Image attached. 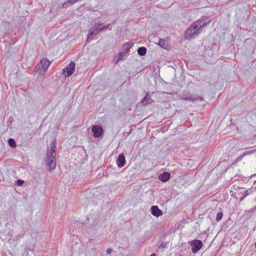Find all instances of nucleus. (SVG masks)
I'll use <instances>...</instances> for the list:
<instances>
[{"mask_svg": "<svg viewBox=\"0 0 256 256\" xmlns=\"http://www.w3.org/2000/svg\"><path fill=\"white\" fill-rule=\"evenodd\" d=\"M205 24H206L202 20L194 22L192 28H190L185 34L186 38V39L194 38L198 34L200 28Z\"/></svg>", "mask_w": 256, "mask_h": 256, "instance_id": "obj_1", "label": "nucleus"}, {"mask_svg": "<svg viewBox=\"0 0 256 256\" xmlns=\"http://www.w3.org/2000/svg\"><path fill=\"white\" fill-rule=\"evenodd\" d=\"M74 70L75 63L72 61L66 68L63 69V73L66 76H70L73 74Z\"/></svg>", "mask_w": 256, "mask_h": 256, "instance_id": "obj_2", "label": "nucleus"}, {"mask_svg": "<svg viewBox=\"0 0 256 256\" xmlns=\"http://www.w3.org/2000/svg\"><path fill=\"white\" fill-rule=\"evenodd\" d=\"M192 250L193 253H196L199 251L202 246V242L198 240H193L191 244Z\"/></svg>", "mask_w": 256, "mask_h": 256, "instance_id": "obj_3", "label": "nucleus"}, {"mask_svg": "<svg viewBox=\"0 0 256 256\" xmlns=\"http://www.w3.org/2000/svg\"><path fill=\"white\" fill-rule=\"evenodd\" d=\"M92 131L94 134V136L96 138H100L103 134L102 128L98 125L92 126Z\"/></svg>", "mask_w": 256, "mask_h": 256, "instance_id": "obj_4", "label": "nucleus"}, {"mask_svg": "<svg viewBox=\"0 0 256 256\" xmlns=\"http://www.w3.org/2000/svg\"><path fill=\"white\" fill-rule=\"evenodd\" d=\"M50 64V62L48 61V59L43 58L38 64V66L40 70L45 72L49 67Z\"/></svg>", "mask_w": 256, "mask_h": 256, "instance_id": "obj_5", "label": "nucleus"}, {"mask_svg": "<svg viewBox=\"0 0 256 256\" xmlns=\"http://www.w3.org/2000/svg\"><path fill=\"white\" fill-rule=\"evenodd\" d=\"M116 163L119 168L123 167L126 164V158L122 154H120L116 160Z\"/></svg>", "mask_w": 256, "mask_h": 256, "instance_id": "obj_6", "label": "nucleus"}, {"mask_svg": "<svg viewBox=\"0 0 256 256\" xmlns=\"http://www.w3.org/2000/svg\"><path fill=\"white\" fill-rule=\"evenodd\" d=\"M152 214L157 217L162 214V210L156 206H154L151 208Z\"/></svg>", "mask_w": 256, "mask_h": 256, "instance_id": "obj_7", "label": "nucleus"}, {"mask_svg": "<svg viewBox=\"0 0 256 256\" xmlns=\"http://www.w3.org/2000/svg\"><path fill=\"white\" fill-rule=\"evenodd\" d=\"M170 174L168 172H164L163 174H161L158 176V179L163 182H166L168 181L170 178Z\"/></svg>", "mask_w": 256, "mask_h": 256, "instance_id": "obj_8", "label": "nucleus"}, {"mask_svg": "<svg viewBox=\"0 0 256 256\" xmlns=\"http://www.w3.org/2000/svg\"><path fill=\"white\" fill-rule=\"evenodd\" d=\"M158 45L164 49L168 48V42L163 39H160L158 42Z\"/></svg>", "mask_w": 256, "mask_h": 256, "instance_id": "obj_9", "label": "nucleus"}, {"mask_svg": "<svg viewBox=\"0 0 256 256\" xmlns=\"http://www.w3.org/2000/svg\"><path fill=\"white\" fill-rule=\"evenodd\" d=\"M50 162H48V165L49 166L50 169L52 170L56 168V160H49Z\"/></svg>", "mask_w": 256, "mask_h": 256, "instance_id": "obj_10", "label": "nucleus"}, {"mask_svg": "<svg viewBox=\"0 0 256 256\" xmlns=\"http://www.w3.org/2000/svg\"><path fill=\"white\" fill-rule=\"evenodd\" d=\"M108 26H109V24H108L106 26H104L103 24H96L94 25V28H96V30L98 29V30H102L105 28H107L108 27Z\"/></svg>", "mask_w": 256, "mask_h": 256, "instance_id": "obj_11", "label": "nucleus"}, {"mask_svg": "<svg viewBox=\"0 0 256 256\" xmlns=\"http://www.w3.org/2000/svg\"><path fill=\"white\" fill-rule=\"evenodd\" d=\"M138 52L140 56H144L146 52V49L144 47H140L138 49Z\"/></svg>", "mask_w": 256, "mask_h": 256, "instance_id": "obj_12", "label": "nucleus"}, {"mask_svg": "<svg viewBox=\"0 0 256 256\" xmlns=\"http://www.w3.org/2000/svg\"><path fill=\"white\" fill-rule=\"evenodd\" d=\"M48 160H56V152L54 148L51 150Z\"/></svg>", "mask_w": 256, "mask_h": 256, "instance_id": "obj_13", "label": "nucleus"}, {"mask_svg": "<svg viewBox=\"0 0 256 256\" xmlns=\"http://www.w3.org/2000/svg\"><path fill=\"white\" fill-rule=\"evenodd\" d=\"M9 145L12 148H16V142L13 138H10L8 140Z\"/></svg>", "mask_w": 256, "mask_h": 256, "instance_id": "obj_14", "label": "nucleus"}, {"mask_svg": "<svg viewBox=\"0 0 256 256\" xmlns=\"http://www.w3.org/2000/svg\"><path fill=\"white\" fill-rule=\"evenodd\" d=\"M222 216H223V214L222 212H218L216 216V220H218V221L220 220L222 218Z\"/></svg>", "mask_w": 256, "mask_h": 256, "instance_id": "obj_15", "label": "nucleus"}, {"mask_svg": "<svg viewBox=\"0 0 256 256\" xmlns=\"http://www.w3.org/2000/svg\"><path fill=\"white\" fill-rule=\"evenodd\" d=\"M96 30V28H94V26L93 28H92L90 30V32H89V33H88V38H89L90 36H92L93 34H94V30Z\"/></svg>", "mask_w": 256, "mask_h": 256, "instance_id": "obj_16", "label": "nucleus"}, {"mask_svg": "<svg viewBox=\"0 0 256 256\" xmlns=\"http://www.w3.org/2000/svg\"><path fill=\"white\" fill-rule=\"evenodd\" d=\"M52 148H54V150L56 148V142H54L52 144L51 150H52Z\"/></svg>", "mask_w": 256, "mask_h": 256, "instance_id": "obj_17", "label": "nucleus"}, {"mask_svg": "<svg viewBox=\"0 0 256 256\" xmlns=\"http://www.w3.org/2000/svg\"><path fill=\"white\" fill-rule=\"evenodd\" d=\"M24 183V180H18V184L19 186L22 185Z\"/></svg>", "mask_w": 256, "mask_h": 256, "instance_id": "obj_18", "label": "nucleus"}, {"mask_svg": "<svg viewBox=\"0 0 256 256\" xmlns=\"http://www.w3.org/2000/svg\"><path fill=\"white\" fill-rule=\"evenodd\" d=\"M147 100V98L146 97H145L143 100H142V103L143 104H146V101Z\"/></svg>", "mask_w": 256, "mask_h": 256, "instance_id": "obj_19", "label": "nucleus"}, {"mask_svg": "<svg viewBox=\"0 0 256 256\" xmlns=\"http://www.w3.org/2000/svg\"><path fill=\"white\" fill-rule=\"evenodd\" d=\"M112 250L110 248H108V250H107V253L108 254H110L111 252H112Z\"/></svg>", "mask_w": 256, "mask_h": 256, "instance_id": "obj_20", "label": "nucleus"}, {"mask_svg": "<svg viewBox=\"0 0 256 256\" xmlns=\"http://www.w3.org/2000/svg\"><path fill=\"white\" fill-rule=\"evenodd\" d=\"M150 256H156V254L154 253V254H152Z\"/></svg>", "mask_w": 256, "mask_h": 256, "instance_id": "obj_21", "label": "nucleus"}, {"mask_svg": "<svg viewBox=\"0 0 256 256\" xmlns=\"http://www.w3.org/2000/svg\"><path fill=\"white\" fill-rule=\"evenodd\" d=\"M255 246L256 247V242H255Z\"/></svg>", "mask_w": 256, "mask_h": 256, "instance_id": "obj_22", "label": "nucleus"}]
</instances>
